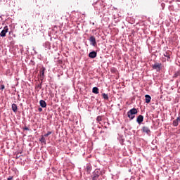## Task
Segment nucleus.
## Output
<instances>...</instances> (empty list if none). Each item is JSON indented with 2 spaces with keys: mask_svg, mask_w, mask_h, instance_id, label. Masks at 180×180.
Wrapping results in <instances>:
<instances>
[{
  "mask_svg": "<svg viewBox=\"0 0 180 180\" xmlns=\"http://www.w3.org/2000/svg\"><path fill=\"white\" fill-rule=\"evenodd\" d=\"M137 109L136 108H133L132 109H130L129 111H128V118H130V120H134L135 118V115H137Z\"/></svg>",
  "mask_w": 180,
  "mask_h": 180,
  "instance_id": "obj_1",
  "label": "nucleus"
},
{
  "mask_svg": "<svg viewBox=\"0 0 180 180\" xmlns=\"http://www.w3.org/2000/svg\"><path fill=\"white\" fill-rule=\"evenodd\" d=\"M45 72H46L45 67H42L41 68H40V75H39V77H40V79L41 81V84H42L44 79Z\"/></svg>",
  "mask_w": 180,
  "mask_h": 180,
  "instance_id": "obj_2",
  "label": "nucleus"
},
{
  "mask_svg": "<svg viewBox=\"0 0 180 180\" xmlns=\"http://www.w3.org/2000/svg\"><path fill=\"white\" fill-rule=\"evenodd\" d=\"M101 174V171H98V169H96L94 171L92 180H98V178Z\"/></svg>",
  "mask_w": 180,
  "mask_h": 180,
  "instance_id": "obj_3",
  "label": "nucleus"
},
{
  "mask_svg": "<svg viewBox=\"0 0 180 180\" xmlns=\"http://www.w3.org/2000/svg\"><path fill=\"white\" fill-rule=\"evenodd\" d=\"M142 131L143 132H146V134H148V136H150V134H151L150 127H147L146 125L142 127Z\"/></svg>",
  "mask_w": 180,
  "mask_h": 180,
  "instance_id": "obj_4",
  "label": "nucleus"
},
{
  "mask_svg": "<svg viewBox=\"0 0 180 180\" xmlns=\"http://www.w3.org/2000/svg\"><path fill=\"white\" fill-rule=\"evenodd\" d=\"M8 26H5L4 27V30H2V31H1L0 37H6V33H8Z\"/></svg>",
  "mask_w": 180,
  "mask_h": 180,
  "instance_id": "obj_5",
  "label": "nucleus"
},
{
  "mask_svg": "<svg viewBox=\"0 0 180 180\" xmlns=\"http://www.w3.org/2000/svg\"><path fill=\"white\" fill-rule=\"evenodd\" d=\"M164 56H165V58H162V61H166V58H167V61H169L170 58H171L170 53H169V51H166V53H165Z\"/></svg>",
  "mask_w": 180,
  "mask_h": 180,
  "instance_id": "obj_6",
  "label": "nucleus"
},
{
  "mask_svg": "<svg viewBox=\"0 0 180 180\" xmlns=\"http://www.w3.org/2000/svg\"><path fill=\"white\" fill-rule=\"evenodd\" d=\"M153 68L155 70H161L162 63H155V65H153Z\"/></svg>",
  "mask_w": 180,
  "mask_h": 180,
  "instance_id": "obj_7",
  "label": "nucleus"
},
{
  "mask_svg": "<svg viewBox=\"0 0 180 180\" xmlns=\"http://www.w3.org/2000/svg\"><path fill=\"white\" fill-rule=\"evenodd\" d=\"M144 120V116H143V115H139L137 117V122L138 123H142V122H143Z\"/></svg>",
  "mask_w": 180,
  "mask_h": 180,
  "instance_id": "obj_8",
  "label": "nucleus"
},
{
  "mask_svg": "<svg viewBox=\"0 0 180 180\" xmlns=\"http://www.w3.org/2000/svg\"><path fill=\"white\" fill-rule=\"evenodd\" d=\"M96 56L97 53L96 51H91L89 54V58H96Z\"/></svg>",
  "mask_w": 180,
  "mask_h": 180,
  "instance_id": "obj_9",
  "label": "nucleus"
},
{
  "mask_svg": "<svg viewBox=\"0 0 180 180\" xmlns=\"http://www.w3.org/2000/svg\"><path fill=\"white\" fill-rule=\"evenodd\" d=\"M89 40L92 45H94V46L96 45V40L95 37H90Z\"/></svg>",
  "mask_w": 180,
  "mask_h": 180,
  "instance_id": "obj_10",
  "label": "nucleus"
},
{
  "mask_svg": "<svg viewBox=\"0 0 180 180\" xmlns=\"http://www.w3.org/2000/svg\"><path fill=\"white\" fill-rule=\"evenodd\" d=\"M145 101H146V103H150V102H151L150 95H145Z\"/></svg>",
  "mask_w": 180,
  "mask_h": 180,
  "instance_id": "obj_11",
  "label": "nucleus"
},
{
  "mask_svg": "<svg viewBox=\"0 0 180 180\" xmlns=\"http://www.w3.org/2000/svg\"><path fill=\"white\" fill-rule=\"evenodd\" d=\"M179 122V116H178V118H176V120H174V121H173L174 127H178Z\"/></svg>",
  "mask_w": 180,
  "mask_h": 180,
  "instance_id": "obj_12",
  "label": "nucleus"
},
{
  "mask_svg": "<svg viewBox=\"0 0 180 180\" xmlns=\"http://www.w3.org/2000/svg\"><path fill=\"white\" fill-rule=\"evenodd\" d=\"M11 107H12V109H13V112H17V110H18L17 104H12Z\"/></svg>",
  "mask_w": 180,
  "mask_h": 180,
  "instance_id": "obj_13",
  "label": "nucleus"
},
{
  "mask_svg": "<svg viewBox=\"0 0 180 180\" xmlns=\"http://www.w3.org/2000/svg\"><path fill=\"white\" fill-rule=\"evenodd\" d=\"M40 141H41V143H44V144L46 143L45 134H44V136H41V138L40 139Z\"/></svg>",
  "mask_w": 180,
  "mask_h": 180,
  "instance_id": "obj_14",
  "label": "nucleus"
},
{
  "mask_svg": "<svg viewBox=\"0 0 180 180\" xmlns=\"http://www.w3.org/2000/svg\"><path fill=\"white\" fill-rule=\"evenodd\" d=\"M93 93L98 94L99 93V89L95 86L92 89Z\"/></svg>",
  "mask_w": 180,
  "mask_h": 180,
  "instance_id": "obj_15",
  "label": "nucleus"
},
{
  "mask_svg": "<svg viewBox=\"0 0 180 180\" xmlns=\"http://www.w3.org/2000/svg\"><path fill=\"white\" fill-rule=\"evenodd\" d=\"M40 105L42 107H46L47 104L45 101H40Z\"/></svg>",
  "mask_w": 180,
  "mask_h": 180,
  "instance_id": "obj_16",
  "label": "nucleus"
},
{
  "mask_svg": "<svg viewBox=\"0 0 180 180\" xmlns=\"http://www.w3.org/2000/svg\"><path fill=\"white\" fill-rule=\"evenodd\" d=\"M102 96H103V98H105V100H108L109 99V96L107 94V93H102Z\"/></svg>",
  "mask_w": 180,
  "mask_h": 180,
  "instance_id": "obj_17",
  "label": "nucleus"
},
{
  "mask_svg": "<svg viewBox=\"0 0 180 180\" xmlns=\"http://www.w3.org/2000/svg\"><path fill=\"white\" fill-rule=\"evenodd\" d=\"M86 171H87V173H90V172H91V169H92V167H91V166L88 165V166H86Z\"/></svg>",
  "mask_w": 180,
  "mask_h": 180,
  "instance_id": "obj_18",
  "label": "nucleus"
},
{
  "mask_svg": "<svg viewBox=\"0 0 180 180\" xmlns=\"http://www.w3.org/2000/svg\"><path fill=\"white\" fill-rule=\"evenodd\" d=\"M179 75H180V70H178L177 72H175L174 77H179Z\"/></svg>",
  "mask_w": 180,
  "mask_h": 180,
  "instance_id": "obj_19",
  "label": "nucleus"
},
{
  "mask_svg": "<svg viewBox=\"0 0 180 180\" xmlns=\"http://www.w3.org/2000/svg\"><path fill=\"white\" fill-rule=\"evenodd\" d=\"M52 134L51 131H49L46 134H44L45 137H48V136H50V134Z\"/></svg>",
  "mask_w": 180,
  "mask_h": 180,
  "instance_id": "obj_20",
  "label": "nucleus"
},
{
  "mask_svg": "<svg viewBox=\"0 0 180 180\" xmlns=\"http://www.w3.org/2000/svg\"><path fill=\"white\" fill-rule=\"evenodd\" d=\"M96 120H97V122H101V120H102V116H97Z\"/></svg>",
  "mask_w": 180,
  "mask_h": 180,
  "instance_id": "obj_21",
  "label": "nucleus"
},
{
  "mask_svg": "<svg viewBox=\"0 0 180 180\" xmlns=\"http://www.w3.org/2000/svg\"><path fill=\"white\" fill-rule=\"evenodd\" d=\"M1 89H5V85L1 84Z\"/></svg>",
  "mask_w": 180,
  "mask_h": 180,
  "instance_id": "obj_22",
  "label": "nucleus"
},
{
  "mask_svg": "<svg viewBox=\"0 0 180 180\" xmlns=\"http://www.w3.org/2000/svg\"><path fill=\"white\" fill-rule=\"evenodd\" d=\"M23 130H29V127H27V126L24 127Z\"/></svg>",
  "mask_w": 180,
  "mask_h": 180,
  "instance_id": "obj_23",
  "label": "nucleus"
},
{
  "mask_svg": "<svg viewBox=\"0 0 180 180\" xmlns=\"http://www.w3.org/2000/svg\"><path fill=\"white\" fill-rule=\"evenodd\" d=\"M7 180H13V176H8V179Z\"/></svg>",
  "mask_w": 180,
  "mask_h": 180,
  "instance_id": "obj_24",
  "label": "nucleus"
},
{
  "mask_svg": "<svg viewBox=\"0 0 180 180\" xmlns=\"http://www.w3.org/2000/svg\"><path fill=\"white\" fill-rule=\"evenodd\" d=\"M39 88H42V82L41 81L40 84L38 85Z\"/></svg>",
  "mask_w": 180,
  "mask_h": 180,
  "instance_id": "obj_25",
  "label": "nucleus"
},
{
  "mask_svg": "<svg viewBox=\"0 0 180 180\" xmlns=\"http://www.w3.org/2000/svg\"><path fill=\"white\" fill-rule=\"evenodd\" d=\"M39 112H41V110H43L42 106H41V108H39Z\"/></svg>",
  "mask_w": 180,
  "mask_h": 180,
  "instance_id": "obj_26",
  "label": "nucleus"
},
{
  "mask_svg": "<svg viewBox=\"0 0 180 180\" xmlns=\"http://www.w3.org/2000/svg\"><path fill=\"white\" fill-rule=\"evenodd\" d=\"M179 122H180V116H179Z\"/></svg>",
  "mask_w": 180,
  "mask_h": 180,
  "instance_id": "obj_27",
  "label": "nucleus"
}]
</instances>
